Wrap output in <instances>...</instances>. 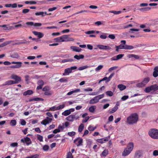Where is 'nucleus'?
<instances>
[{
    "label": "nucleus",
    "instance_id": "nucleus-1",
    "mask_svg": "<svg viewBox=\"0 0 158 158\" xmlns=\"http://www.w3.org/2000/svg\"><path fill=\"white\" fill-rule=\"evenodd\" d=\"M138 120V116L136 113L132 114L127 117V122L130 124L136 123Z\"/></svg>",
    "mask_w": 158,
    "mask_h": 158
},
{
    "label": "nucleus",
    "instance_id": "nucleus-2",
    "mask_svg": "<svg viewBox=\"0 0 158 158\" xmlns=\"http://www.w3.org/2000/svg\"><path fill=\"white\" fill-rule=\"evenodd\" d=\"M158 90V85L154 84L150 86L147 87L144 91L146 93H148L151 91H155Z\"/></svg>",
    "mask_w": 158,
    "mask_h": 158
},
{
    "label": "nucleus",
    "instance_id": "nucleus-3",
    "mask_svg": "<svg viewBox=\"0 0 158 158\" xmlns=\"http://www.w3.org/2000/svg\"><path fill=\"white\" fill-rule=\"evenodd\" d=\"M148 134L152 138L154 139H158V130L152 129L149 131Z\"/></svg>",
    "mask_w": 158,
    "mask_h": 158
},
{
    "label": "nucleus",
    "instance_id": "nucleus-4",
    "mask_svg": "<svg viewBox=\"0 0 158 158\" xmlns=\"http://www.w3.org/2000/svg\"><path fill=\"white\" fill-rule=\"evenodd\" d=\"M104 96V94L98 95L94 97L93 99H91L89 102L90 104H94L98 102L99 100L102 98Z\"/></svg>",
    "mask_w": 158,
    "mask_h": 158
},
{
    "label": "nucleus",
    "instance_id": "nucleus-5",
    "mask_svg": "<svg viewBox=\"0 0 158 158\" xmlns=\"http://www.w3.org/2000/svg\"><path fill=\"white\" fill-rule=\"evenodd\" d=\"M150 78L148 77L145 78L143 81L141 83H138L136 84L137 87H142L144 86L149 81Z\"/></svg>",
    "mask_w": 158,
    "mask_h": 158
},
{
    "label": "nucleus",
    "instance_id": "nucleus-6",
    "mask_svg": "<svg viewBox=\"0 0 158 158\" xmlns=\"http://www.w3.org/2000/svg\"><path fill=\"white\" fill-rule=\"evenodd\" d=\"M11 64H16L15 65L10 66V67L12 69H17L20 68L22 66V63L21 62H11Z\"/></svg>",
    "mask_w": 158,
    "mask_h": 158
},
{
    "label": "nucleus",
    "instance_id": "nucleus-7",
    "mask_svg": "<svg viewBox=\"0 0 158 158\" xmlns=\"http://www.w3.org/2000/svg\"><path fill=\"white\" fill-rule=\"evenodd\" d=\"M69 35H64L60 36L62 42L73 41L74 39L72 38L68 37Z\"/></svg>",
    "mask_w": 158,
    "mask_h": 158
},
{
    "label": "nucleus",
    "instance_id": "nucleus-8",
    "mask_svg": "<svg viewBox=\"0 0 158 158\" xmlns=\"http://www.w3.org/2000/svg\"><path fill=\"white\" fill-rule=\"evenodd\" d=\"M11 78L12 79L15 80V81H14L15 84H17L19 82L21 81V78L15 75L12 74L11 76Z\"/></svg>",
    "mask_w": 158,
    "mask_h": 158
},
{
    "label": "nucleus",
    "instance_id": "nucleus-9",
    "mask_svg": "<svg viewBox=\"0 0 158 158\" xmlns=\"http://www.w3.org/2000/svg\"><path fill=\"white\" fill-rule=\"evenodd\" d=\"M21 141L23 143H25L27 145H28L32 143L30 139L28 137L24 138L23 139H21Z\"/></svg>",
    "mask_w": 158,
    "mask_h": 158
},
{
    "label": "nucleus",
    "instance_id": "nucleus-10",
    "mask_svg": "<svg viewBox=\"0 0 158 158\" xmlns=\"http://www.w3.org/2000/svg\"><path fill=\"white\" fill-rule=\"evenodd\" d=\"M142 155V151L139 150L136 151L135 154L134 158H140Z\"/></svg>",
    "mask_w": 158,
    "mask_h": 158
},
{
    "label": "nucleus",
    "instance_id": "nucleus-11",
    "mask_svg": "<svg viewBox=\"0 0 158 158\" xmlns=\"http://www.w3.org/2000/svg\"><path fill=\"white\" fill-rule=\"evenodd\" d=\"M110 139V136H108L107 137L104 138L102 139H98L97 141L100 143H103L104 142L107 141Z\"/></svg>",
    "mask_w": 158,
    "mask_h": 158
},
{
    "label": "nucleus",
    "instance_id": "nucleus-12",
    "mask_svg": "<svg viewBox=\"0 0 158 158\" xmlns=\"http://www.w3.org/2000/svg\"><path fill=\"white\" fill-rule=\"evenodd\" d=\"M124 56L123 54H120L118 55L112 57L111 60H116L119 59H121Z\"/></svg>",
    "mask_w": 158,
    "mask_h": 158
},
{
    "label": "nucleus",
    "instance_id": "nucleus-13",
    "mask_svg": "<svg viewBox=\"0 0 158 158\" xmlns=\"http://www.w3.org/2000/svg\"><path fill=\"white\" fill-rule=\"evenodd\" d=\"M97 46L99 49H101L110 50L111 49V47L108 46L101 45H98Z\"/></svg>",
    "mask_w": 158,
    "mask_h": 158
},
{
    "label": "nucleus",
    "instance_id": "nucleus-14",
    "mask_svg": "<svg viewBox=\"0 0 158 158\" xmlns=\"http://www.w3.org/2000/svg\"><path fill=\"white\" fill-rule=\"evenodd\" d=\"M121 42L122 43L119 45L117 46V47L120 49H125V45L126 41L124 40H122L121 41Z\"/></svg>",
    "mask_w": 158,
    "mask_h": 158
},
{
    "label": "nucleus",
    "instance_id": "nucleus-15",
    "mask_svg": "<svg viewBox=\"0 0 158 158\" xmlns=\"http://www.w3.org/2000/svg\"><path fill=\"white\" fill-rule=\"evenodd\" d=\"M51 14L50 13H47L46 12H36L35 13V15H41L42 16H44L46 15H51Z\"/></svg>",
    "mask_w": 158,
    "mask_h": 158
},
{
    "label": "nucleus",
    "instance_id": "nucleus-16",
    "mask_svg": "<svg viewBox=\"0 0 158 158\" xmlns=\"http://www.w3.org/2000/svg\"><path fill=\"white\" fill-rule=\"evenodd\" d=\"M32 33L35 35L38 36L39 39L42 38L44 36V34L40 32H38L36 31H33Z\"/></svg>",
    "mask_w": 158,
    "mask_h": 158
},
{
    "label": "nucleus",
    "instance_id": "nucleus-17",
    "mask_svg": "<svg viewBox=\"0 0 158 158\" xmlns=\"http://www.w3.org/2000/svg\"><path fill=\"white\" fill-rule=\"evenodd\" d=\"M70 48L71 49H72L73 51L77 52H79L82 50L81 48H79L78 47L74 46H71Z\"/></svg>",
    "mask_w": 158,
    "mask_h": 158
},
{
    "label": "nucleus",
    "instance_id": "nucleus-18",
    "mask_svg": "<svg viewBox=\"0 0 158 158\" xmlns=\"http://www.w3.org/2000/svg\"><path fill=\"white\" fill-rule=\"evenodd\" d=\"M75 115L72 114L71 115L66 118V119L68 121L70 122H73L74 120V119H75Z\"/></svg>",
    "mask_w": 158,
    "mask_h": 158
},
{
    "label": "nucleus",
    "instance_id": "nucleus-19",
    "mask_svg": "<svg viewBox=\"0 0 158 158\" xmlns=\"http://www.w3.org/2000/svg\"><path fill=\"white\" fill-rule=\"evenodd\" d=\"M131 151L128 150L127 148H126L124 150V151L123 152L122 155L123 156H126L130 153Z\"/></svg>",
    "mask_w": 158,
    "mask_h": 158
},
{
    "label": "nucleus",
    "instance_id": "nucleus-20",
    "mask_svg": "<svg viewBox=\"0 0 158 158\" xmlns=\"http://www.w3.org/2000/svg\"><path fill=\"white\" fill-rule=\"evenodd\" d=\"M33 92L32 90H28L24 92L23 93V95L24 96H26L27 95H30L33 94Z\"/></svg>",
    "mask_w": 158,
    "mask_h": 158
},
{
    "label": "nucleus",
    "instance_id": "nucleus-21",
    "mask_svg": "<svg viewBox=\"0 0 158 158\" xmlns=\"http://www.w3.org/2000/svg\"><path fill=\"white\" fill-rule=\"evenodd\" d=\"M10 57L14 58H18L19 57V56L18 53L15 52L11 54Z\"/></svg>",
    "mask_w": 158,
    "mask_h": 158
},
{
    "label": "nucleus",
    "instance_id": "nucleus-22",
    "mask_svg": "<svg viewBox=\"0 0 158 158\" xmlns=\"http://www.w3.org/2000/svg\"><path fill=\"white\" fill-rule=\"evenodd\" d=\"M73 61V59L72 58H67L62 60L61 61L62 63H65L66 62H71Z\"/></svg>",
    "mask_w": 158,
    "mask_h": 158
},
{
    "label": "nucleus",
    "instance_id": "nucleus-23",
    "mask_svg": "<svg viewBox=\"0 0 158 158\" xmlns=\"http://www.w3.org/2000/svg\"><path fill=\"white\" fill-rule=\"evenodd\" d=\"M13 84H15L14 81L12 80H9L6 81L5 84L2 85V86H5L6 85H10Z\"/></svg>",
    "mask_w": 158,
    "mask_h": 158
},
{
    "label": "nucleus",
    "instance_id": "nucleus-24",
    "mask_svg": "<svg viewBox=\"0 0 158 158\" xmlns=\"http://www.w3.org/2000/svg\"><path fill=\"white\" fill-rule=\"evenodd\" d=\"M117 87L119 89L120 91H122L126 89V86L125 85L121 84L118 85L117 86Z\"/></svg>",
    "mask_w": 158,
    "mask_h": 158
},
{
    "label": "nucleus",
    "instance_id": "nucleus-25",
    "mask_svg": "<svg viewBox=\"0 0 158 158\" xmlns=\"http://www.w3.org/2000/svg\"><path fill=\"white\" fill-rule=\"evenodd\" d=\"M134 147V144L133 143H129L127 147V148L128 150L131 151L133 150Z\"/></svg>",
    "mask_w": 158,
    "mask_h": 158
},
{
    "label": "nucleus",
    "instance_id": "nucleus-26",
    "mask_svg": "<svg viewBox=\"0 0 158 158\" xmlns=\"http://www.w3.org/2000/svg\"><path fill=\"white\" fill-rule=\"evenodd\" d=\"M72 72V71L71 69L70 68H67L64 70V73H63V75H65L66 74H65L68 73V75L69 73H71Z\"/></svg>",
    "mask_w": 158,
    "mask_h": 158
},
{
    "label": "nucleus",
    "instance_id": "nucleus-27",
    "mask_svg": "<svg viewBox=\"0 0 158 158\" xmlns=\"http://www.w3.org/2000/svg\"><path fill=\"white\" fill-rule=\"evenodd\" d=\"M84 57V56L83 55H75L74 56V58L78 60L83 59Z\"/></svg>",
    "mask_w": 158,
    "mask_h": 158
},
{
    "label": "nucleus",
    "instance_id": "nucleus-28",
    "mask_svg": "<svg viewBox=\"0 0 158 158\" xmlns=\"http://www.w3.org/2000/svg\"><path fill=\"white\" fill-rule=\"evenodd\" d=\"M96 106H91L89 109V111L91 113H94L96 109Z\"/></svg>",
    "mask_w": 158,
    "mask_h": 158
},
{
    "label": "nucleus",
    "instance_id": "nucleus-29",
    "mask_svg": "<svg viewBox=\"0 0 158 158\" xmlns=\"http://www.w3.org/2000/svg\"><path fill=\"white\" fill-rule=\"evenodd\" d=\"M71 114L70 111L69 110H65L64 112L62 113V115L65 116H67Z\"/></svg>",
    "mask_w": 158,
    "mask_h": 158
},
{
    "label": "nucleus",
    "instance_id": "nucleus-30",
    "mask_svg": "<svg viewBox=\"0 0 158 158\" xmlns=\"http://www.w3.org/2000/svg\"><path fill=\"white\" fill-rule=\"evenodd\" d=\"M80 91V89H77L74 90H73V91H71L70 92H68L67 93V95H70L72 94L73 93L78 92H79Z\"/></svg>",
    "mask_w": 158,
    "mask_h": 158
},
{
    "label": "nucleus",
    "instance_id": "nucleus-31",
    "mask_svg": "<svg viewBox=\"0 0 158 158\" xmlns=\"http://www.w3.org/2000/svg\"><path fill=\"white\" fill-rule=\"evenodd\" d=\"M63 6H57L56 7H53L52 8H49L48 10H56V9H62V7Z\"/></svg>",
    "mask_w": 158,
    "mask_h": 158
},
{
    "label": "nucleus",
    "instance_id": "nucleus-32",
    "mask_svg": "<svg viewBox=\"0 0 158 158\" xmlns=\"http://www.w3.org/2000/svg\"><path fill=\"white\" fill-rule=\"evenodd\" d=\"M118 109V107L117 106H115L111 110H109V113L112 114L115 112Z\"/></svg>",
    "mask_w": 158,
    "mask_h": 158
},
{
    "label": "nucleus",
    "instance_id": "nucleus-33",
    "mask_svg": "<svg viewBox=\"0 0 158 158\" xmlns=\"http://www.w3.org/2000/svg\"><path fill=\"white\" fill-rule=\"evenodd\" d=\"M84 127V124L82 123L78 127V130L79 132H81L83 130Z\"/></svg>",
    "mask_w": 158,
    "mask_h": 158
},
{
    "label": "nucleus",
    "instance_id": "nucleus-34",
    "mask_svg": "<svg viewBox=\"0 0 158 158\" xmlns=\"http://www.w3.org/2000/svg\"><path fill=\"white\" fill-rule=\"evenodd\" d=\"M25 3L26 4H36L37 2L35 1H26L25 2Z\"/></svg>",
    "mask_w": 158,
    "mask_h": 158
},
{
    "label": "nucleus",
    "instance_id": "nucleus-35",
    "mask_svg": "<svg viewBox=\"0 0 158 158\" xmlns=\"http://www.w3.org/2000/svg\"><path fill=\"white\" fill-rule=\"evenodd\" d=\"M53 94V92L52 91L48 90L47 91H46L44 93V94L46 95L47 96H51Z\"/></svg>",
    "mask_w": 158,
    "mask_h": 158
},
{
    "label": "nucleus",
    "instance_id": "nucleus-36",
    "mask_svg": "<svg viewBox=\"0 0 158 158\" xmlns=\"http://www.w3.org/2000/svg\"><path fill=\"white\" fill-rule=\"evenodd\" d=\"M134 48V47L132 46L129 45L127 44L125 45V49H132Z\"/></svg>",
    "mask_w": 158,
    "mask_h": 158
},
{
    "label": "nucleus",
    "instance_id": "nucleus-37",
    "mask_svg": "<svg viewBox=\"0 0 158 158\" xmlns=\"http://www.w3.org/2000/svg\"><path fill=\"white\" fill-rule=\"evenodd\" d=\"M106 95L110 97L112 96L113 95V93L111 91H108L106 92Z\"/></svg>",
    "mask_w": 158,
    "mask_h": 158
},
{
    "label": "nucleus",
    "instance_id": "nucleus-38",
    "mask_svg": "<svg viewBox=\"0 0 158 158\" xmlns=\"http://www.w3.org/2000/svg\"><path fill=\"white\" fill-rule=\"evenodd\" d=\"M65 107V105L63 104L62 105H60L59 106L57 107L56 108V109H55V110H58L60 109H63Z\"/></svg>",
    "mask_w": 158,
    "mask_h": 158
},
{
    "label": "nucleus",
    "instance_id": "nucleus-39",
    "mask_svg": "<svg viewBox=\"0 0 158 158\" xmlns=\"http://www.w3.org/2000/svg\"><path fill=\"white\" fill-rule=\"evenodd\" d=\"M16 123V121L15 120H12L10 121V124L11 126H15Z\"/></svg>",
    "mask_w": 158,
    "mask_h": 158
},
{
    "label": "nucleus",
    "instance_id": "nucleus-40",
    "mask_svg": "<svg viewBox=\"0 0 158 158\" xmlns=\"http://www.w3.org/2000/svg\"><path fill=\"white\" fill-rule=\"evenodd\" d=\"M108 154V151L107 149H105L102 153V155L106 156Z\"/></svg>",
    "mask_w": 158,
    "mask_h": 158
},
{
    "label": "nucleus",
    "instance_id": "nucleus-41",
    "mask_svg": "<svg viewBox=\"0 0 158 158\" xmlns=\"http://www.w3.org/2000/svg\"><path fill=\"white\" fill-rule=\"evenodd\" d=\"M109 13H113L115 14H118L121 13V11L120 10L116 11V10H110L109 11Z\"/></svg>",
    "mask_w": 158,
    "mask_h": 158
},
{
    "label": "nucleus",
    "instance_id": "nucleus-42",
    "mask_svg": "<svg viewBox=\"0 0 158 158\" xmlns=\"http://www.w3.org/2000/svg\"><path fill=\"white\" fill-rule=\"evenodd\" d=\"M49 123V121L45 119L43 120L41 122V123L44 125H46L47 124H48Z\"/></svg>",
    "mask_w": 158,
    "mask_h": 158
},
{
    "label": "nucleus",
    "instance_id": "nucleus-43",
    "mask_svg": "<svg viewBox=\"0 0 158 158\" xmlns=\"http://www.w3.org/2000/svg\"><path fill=\"white\" fill-rule=\"evenodd\" d=\"M103 65H99L95 69V71H99L101 69L103 68Z\"/></svg>",
    "mask_w": 158,
    "mask_h": 158
},
{
    "label": "nucleus",
    "instance_id": "nucleus-44",
    "mask_svg": "<svg viewBox=\"0 0 158 158\" xmlns=\"http://www.w3.org/2000/svg\"><path fill=\"white\" fill-rule=\"evenodd\" d=\"M37 139L38 140H39L40 142L43 141V137L42 136L40 135H37Z\"/></svg>",
    "mask_w": 158,
    "mask_h": 158
},
{
    "label": "nucleus",
    "instance_id": "nucleus-45",
    "mask_svg": "<svg viewBox=\"0 0 158 158\" xmlns=\"http://www.w3.org/2000/svg\"><path fill=\"white\" fill-rule=\"evenodd\" d=\"M88 67V66L87 65L83 66L82 67H80L78 68V69L79 70H82L84 69L87 68Z\"/></svg>",
    "mask_w": 158,
    "mask_h": 158
},
{
    "label": "nucleus",
    "instance_id": "nucleus-46",
    "mask_svg": "<svg viewBox=\"0 0 158 158\" xmlns=\"http://www.w3.org/2000/svg\"><path fill=\"white\" fill-rule=\"evenodd\" d=\"M96 128V127H93L90 126L88 127V129L89 131H93Z\"/></svg>",
    "mask_w": 158,
    "mask_h": 158
},
{
    "label": "nucleus",
    "instance_id": "nucleus-47",
    "mask_svg": "<svg viewBox=\"0 0 158 158\" xmlns=\"http://www.w3.org/2000/svg\"><path fill=\"white\" fill-rule=\"evenodd\" d=\"M60 37L55 38L54 39V40H55L56 42H62Z\"/></svg>",
    "mask_w": 158,
    "mask_h": 158
},
{
    "label": "nucleus",
    "instance_id": "nucleus-48",
    "mask_svg": "<svg viewBox=\"0 0 158 158\" xmlns=\"http://www.w3.org/2000/svg\"><path fill=\"white\" fill-rule=\"evenodd\" d=\"M114 73H112L108 77V80L106 81V82H107L109 81H110V79L114 76Z\"/></svg>",
    "mask_w": 158,
    "mask_h": 158
},
{
    "label": "nucleus",
    "instance_id": "nucleus-49",
    "mask_svg": "<svg viewBox=\"0 0 158 158\" xmlns=\"http://www.w3.org/2000/svg\"><path fill=\"white\" fill-rule=\"evenodd\" d=\"M38 99H37V98H32L30 99L28 101H27V102H31L33 101H38Z\"/></svg>",
    "mask_w": 158,
    "mask_h": 158
},
{
    "label": "nucleus",
    "instance_id": "nucleus-50",
    "mask_svg": "<svg viewBox=\"0 0 158 158\" xmlns=\"http://www.w3.org/2000/svg\"><path fill=\"white\" fill-rule=\"evenodd\" d=\"M37 84L43 86L44 85V81L42 80L39 81L37 82Z\"/></svg>",
    "mask_w": 158,
    "mask_h": 158
},
{
    "label": "nucleus",
    "instance_id": "nucleus-51",
    "mask_svg": "<svg viewBox=\"0 0 158 158\" xmlns=\"http://www.w3.org/2000/svg\"><path fill=\"white\" fill-rule=\"evenodd\" d=\"M18 145V143L16 142L12 143L10 144V146L12 147H17Z\"/></svg>",
    "mask_w": 158,
    "mask_h": 158
},
{
    "label": "nucleus",
    "instance_id": "nucleus-52",
    "mask_svg": "<svg viewBox=\"0 0 158 158\" xmlns=\"http://www.w3.org/2000/svg\"><path fill=\"white\" fill-rule=\"evenodd\" d=\"M12 42V41H7L3 43L2 44L3 45H4V46H5L8 44H10Z\"/></svg>",
    "mask_w": 158,
    "mask_h": 158
},
{
    "label": "nucleus",
    "instance_id": "nucleus-53",
    "mask_svg": "<svg viewBox=\"0 0 158 158\" xmlns=\"http://www.w3.org/2000/svg\"><path fill=\"white\" fill-rule=\"evenodd\" d=\"M89 117L88 116L87 117H85V119H83L82 120V122L83 123H86V122L87 121L89 120Z\"/></svg>",
    "mask_w": 158,
    "mask_h": 158
},
{
    "label": "nucleus",
    "instance_id": "nucleus-54",
    "mask_svg": "<svg viewBox=\"0 0 158 158\" xmlns=\"http://www.w3.org/2000/svg\"><path fill=\"white\" fill-rule=\"evenodd\" d=\"M49 147L48 145H45L43 147V149L45 151H47L49 149Z\"/></svg>",
    "mask_w": 158,
    "mask_h": 158
},
{
    "label": "nucleus",
    "instance_id": "nucleus-55",
    "mask_svg": "<svg viewBox=\"0 0 158 158\" xmlns=\"http://www.w3.org/2000/svg\"><path fill=\"white\" fill-rule=\"evenodd\" d=\"M75 134V132L74 131H72L71 132H69L68 133V135L71 136L74 135Z\"/></svg>",
    "mask_w": 158,
    "mask_h": 158
},
{
    "label": "nucleus",
    "instance_id": "nucleus-56",
    "mask_svg": "<svg viewBox=\"0 0 158 158\" xmlns=\"http://www.w3.org/2000/svg\"><path fill=\"white\" fill-rule=\"evenodd\" d=\"M67 158H73L72 154L70 152H69L68 153Z\"/></svg>",
    "mask_w": 158,
    "mask_h": 158
},
{
    "label": "nucleus",
    "instance_id": "nucleus-57",
    "mask_svg": "<svg viewBox=\"0 0 158 158\" xmlns=\"http://www.w3.org/2000/svg\"><path fill=\"white\" fill-rule=\"evenodd\" d=\"M95 31H86L85 33L86 34H94L95 33Z\"/></svg>",
    "mask_w": 158,
    "mask_h": 158
},
{
    "label": "nucleus",
    "instance_id": "nucleus-58",
    "mask_svg": "<svg viewBox=\"0 0 158 158\" xmlns=\"http://www.w3.org/2000/svg\"><path fill=\"white\" fill-rule=\"evenodd\" d=\"M153 155L154 156H157L158 155V150H155L153 151Z\"/></svg>",
    "mask_w": 158,
    "mask_h": 158
},
{
    "label": "nucleus",
    "instance_id": "nucleus-59",
    "mask_svg": "<svg viewBox=\"0 0 158 158\" xmlns=\"http://www.w3.org/2000/svg\"><path fill=\"white\" fill-rule=\"evenodd\" d=\"M49 89V88L48 86H45L44 87V88L43 89V91H44L46 92V91H47Z\"/></svg>",
    "mask_w": 158,
    "mask_h": 158
},
{
    "label": "nucleus",
    "instance_id": "nucleus-60",
    "mask_svg": "<svg viewBox=\"0 0 158 158\" xmlns=\"http://www.w3.org/2000/svg\"><path fill=\"white\" fill-rule=\"evenodd\" d=\"M83 142V139H81L79 140L78 141V144L77 145V146H78L80 145H82V143Z\"/></svg>",
    "mask_w": 158,
    "mask_h": 158
},
{
    "label": "nucleus",
    "instance_id": "nucleus-61",
    "mask_svg": "<svg viewBox=\"0 0 158 158\" xmlns=\"http://www.w3.org/2000/svg\"><path fill=\"white\" fill-rule=\"evenodd\" d=\"M108 37L111 39H114L115 38V36L113 34H110L108 35Z\"/></svg>",
    "mask_w": 158,
    "mask_h": 158
},
{
    "label": "nucleus",
    "instance_id": "nucleus-62",
    "mask_svg": "<svg viewBox=\"0 0 158 158\" xmlns=\"http://www.w3.org/2000/svg\"><path fill=\"white\" fill-rule=\"evenodd\" d=\"M60 130H59L58 128L54 130L53 131V133L54 134H56L57 133L60 132Z\"/></svg>",
    "mask_w": 158,
    "mask_h": 158
},
{
    "label": "nucleus",
    "instance_id": "nucleus-63",
    "mask_svg": "<svg viewBox=\"0 0 158 158\" xmlns=\"http://www.w3.org/2000/svg\"><path fill=\"white\" fill-rule=\"evenodd\" d=\"M128 96L127 95L124 96L121 98V99L123 101H124L128 98Z\"/></svg>",
    "mask_w": 158,
    "mask_h": 158
},
{
    "label": "nucleus",
    "instance_id": "nucleus-64",
    "mask_svg": "<svg viewBox=\"0 0 158 158\" xmlns=\"http://www.w3.org/2000/svg\"><path fill=\"white\" fill-rule=\"evenodd\" d=\"M153 76L154 77H156L158 76V73L154 71L153 73Z\"/></svg>",
    "mask_w": 158,
    "mask_h": 158
}]
</instances>
